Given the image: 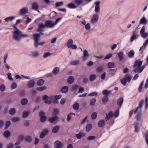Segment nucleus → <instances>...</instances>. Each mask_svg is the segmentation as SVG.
I'll return each instance as SVG.
<instances>
[{
	"label": "nucleus",
	"instance_id": "7",
	"mask_svg": "<svg viewBox=\"0 0 148 148\" xmlns=\"http://www.w3.org/2000/svg\"><path fill=\"white\" fill-rule=\"evenodd\" d=\"M99 16L98 14H95L92 15L91 18L90 23L92 24L97 23L99 20Z\"/></svg>",
	"mask_w": 148,
	"mask_h": 148
},
{
	"label": "nucleus",
	"instance_id": "4",
	"mask_svg": "<svg viewBox=\"0 0 148 148\" xmlns=\"http://www.w3.org/2000/svg\"><path fill=\"white\" fill-rule=\"evenodd\" d=\"M13 38L16 41H20L21 39V31L17 29L14 30L13 33Z\"/></svg>",
	"mask_w": 148,
	"mask_h": 148
},
{
	"label": "nucleus",
	"instance_id": "17",
	"mask_svg": "<svg viewBox=\"0 0 148 148\" xmlns=\"http://www.w3.org/2000/svg\"><path fill=\"white\" fill-rule=\"evenodd\" d=\"M134 131L136 133H138L139 131L140 128L138 123L137 122H135L134 124Z\"/></svg>",
	"mask_w": 148,
	"mask_h": 148
},
{
	"label": "nucleus",
	"instance_id": "31",
	"mask_svg": "<svg viewBox=\"0 0 148 148\" xmlns=\"http://www.w3.org/2000/svg\"><path fill=\"white\" fill-rule=\"evenodd\" d=\"M79 104L77 102H75L73 105V108L75 110H77L79 109Z\"/></svg>",
	"mask_w": 148,
	"mask_h": 148
},
{
	"label": "nucleus",
	"instance_id": "43",
	"mask_svg": "<svg viewBox=\"0 0 148 148\" xmlns=\"http://www.w3.org/2000/svg\"><path fill=\"white\" fill-rule=\"evenodd\" d=\"M108 96H104L102 99V101L103 103H106L108 101Z\"/></svg>",
	"mask_w": 148,
	"mask_h": 148
},
{
	"label": "nucleus",
	"instance_id": "47",
	"mask_svg": "<svg viewBox=\"0 0 148 148\" xmlns=\"http://www.w3.org/2000/svg\"><path fill=\"white\" fill-rule=\"evenodd\" d=\"M20 119L19 117H14L12 119V121L13 122L16 123L19 121Z\"/></svg>",
	"mask_w": 148,
	"mask_h": 148
},
{
	"label": "nucleus",
	"instance_id": "50",
	"mask_svg": "<svg viewBox=\"0 0 148 148\" xmlns=\"http://www.w3.org/2000/svg\"><path fill=\"white\" fill-rule=\"evenodd\" d=\"M136 38V34L135 32H134L132 36L131 37L130 41L131 42H132Z\"/></svg>",
	"mask_w": 148,
	"mask_h": 148
},
{
	"label": "nucleus",
	"instance_id": "6",
	"mask_svg": "<svg viewBox=\"0 0 148 148\" xmlns=\"http://www.w3.org/2000/svg\"><path fill=\"white\" fill-rule=\"evenodd\" d=\"M92 0H75V2L76 5H84L88 4L91 2Z\"/></svg>",
	"mask_w": 148,
	"mask_h": 148
},
{
	"label": "nucleus",
	"instance_id": "54",
	"mask_svg": "<svg viewBox=\"0 0 148 148\" xmlns=\"http://www.w3.org/2000/svg\"><path fill=\"white\" fill-rule=\"evenodd\" d=\"M6 87L4 84H2L0 86V90L1 91L3 92L5 90Z\"/></svg>",
	"mask_w": 148,
	"mask_h": 148
},
{
	"label": "nucleus",
	"instance_id": "26",
	"mask_svg": "<svg viewBox=\"0 0 148 148\" xmlns=\"http://www.w3.org/2000/svg\"><path fill=\"white\" fill-rule=\"evenodd\" d=\"M60 127L58 125L55 126L52 129V131L53 133H56L58 132Z\"/></svg>",
	"mask_w": 148,
	"mask_h": 148
},
{
	"label": "nucleus",
	"instance_id": "22",
	"mask_svg": "<svg viewBox=\"0 0 148 148\" xmlns=\"http://www.w3.org/2000/svg\"><path fill=\"white\" fill-rule=\"evenodd\" d=\"M147 22V20L146 19L145 17H143L140 20L139 22L140 24H146Z\"/></svg>",
	"mask_w": 148,
	"mask_h": 148
},
{
	"label": "nucleus",
	"instance_id": "41",
	"mask_svg": "<svg viewBox=\"0 0 148 148\" xmlns=\"http://www.w3.org/2000/svg\"><path fill=\"white\" fill-rule=\"evenodd\" d=\"M123 97H121L119 98L117 101V104L119 106H121L123 103Z\"/></svg>",
	"mask_w": 148,
	"mask_h": 148
},
{
	"label": "nucleus",
	"instance_id": "46",
	"mask_svg": "<svg viewBox=\"0 0 148 148\" xmlns=\"http://www.w3.org/2000/svg\"><path fill=\"white\" fill-rule=\"evenodd\" d=\"M123 53L122 52H120L118 54V57L119 58L120 61H122L123 59Z\"/></svg>",
	"mask_w": 148,
	"mask_h": 148
},
{
	"label": "nucleus",
	"instance_id": "10",
	"mask_svg": "<svg viewBox=\"0 0 148 148\" xmlns=\"http://www.w3.org/2000/svg\"><path fill=\"white\" fill-rule=\"evenodd\" d=\"M90 55L88 53V51L86 49H84L83 51V60H86L89 57Z\"/></svg>",
	"mask_w": 148,
	"mask_h": 148
},
{
	"label": "nucleus",
	"instance_id": "25",
	"mask_svg": "<svg viewBox=\"0 0 148 148\" xmlns=\"http://www.w3.org/2000/svg\"><path fill=\"white\" fill-rule=\"evenodd\" d=\"M67 7L70 8L75 9L77 8V6L74 3H71L67 5Z\"/></svg>",
	"mask_w": 148,
	"mask_h": 148
},
{
	"label": "nucleus",
	"instance_id": "27",
	"mask_svg": "<svg viewBox=\"0 0 148 148\" xmlns=\"http://www.w3.org/2000/svg\"><path fill=\"white\" fill-rule=\"evenodd\" d=\"M45 83V81L42 79H39L37 82V84L38 86H41L42 85Z\"/></svg>",
	"mask_w": 148,
	"mask_h": 148
},
{
	"label": "nucleus",
	"instance_id": "30",
	"mask_svg": "<svg viewBox=\"0 0 148 148\" xmlns=\"http://www.w3.org/2000/svg\"><path fill=\"white\" fill-rule=\"evenodd\" d=\"M135 52L133 50H131L128 54V57L130 58H133L134 54Z\"/></svg>",
	"mask_w": 148,
	"mask_h": 148
},
{
	"label": "nucleus",
	"instance_id": "39",
	"mask_svg": "<svg viewBox=\"0 0 148 148\" xmlns=\"http://www.w3.org/2000/svg\"><path fill=\"white\" fill-rule=\"evenodd\" d=\"M96 100L95 99V98L92 99L90 100V105L91 106H93L94 105H95V104L96 103Z\"/></svg>",
	"mask_w": 148,
	"mask_h": 148
},
{
	"label": "nucleus",
	"instance_id": "19",
	"mask_svg": "<svg viewBox=\"0 0 148 148\" xmlns=\"http://www.w3.org/2000/svg\"><path fill=\"white\" fill-rule=\"evenodd\" d=\"M114 116V114L112 112H110L108 114H106V120L107 121L109 118H112Z\"/></svg>",
	"mask_w": 148,
	"mask_h": 148
},
{
	"label": "nucleus",
	"instance_id": "64",
	"mask_svg": "<svg viewBox=\"0 0 148 148\" xmlns=\"http://www.w3.org/2000/svg\"><path fill=\"white\" fill-rule=\"evenodd\" d=\"M46 117L45 116H41L40 117V121L42 122H44L46 121Z\"/></svg>",
	"mask_w": 148,
	"mask_h": 148
},
{
	"label": "nucleus",
	"instance_id": "18",
	"mask_svg": "<svg viewBox=\"0 0 148 148\" xmlns=\"http://www.w3.org/2000/svg\"><path fill=\"white\" fill-rule=\"evenodd\" d=\"M60 69L58 67H55L53 69L52 73L55 75H57L58 74L60 73Z\"/></svg>",
	"mask_w": 148,
	"mask_h": 148
},
{
	"label": "nucleus",
	"instance_id": "3",
	"mask_svg": "<svg viewBox=\"0 0 148 148\" xmlns=\"http://www.w3.org/2000/svg\"><path fill=\"white\" fill-rule=\"evenodd\" d=\"M144 103L143 100H141L139 103V106L134 111L135 114L138 113L136 116L137 120L139 121L140 119L141 116V108Z\"/></svg>",
	"mask_w": 148,
	"mask_h": 148
},
{
	"label": "nucleus",
	"instance_id": "57",
	"mask_svg": "<svg viewBox=\"0 0 148 148\" xmlns=\"http://www.w3.org/2000/svg\"><path fill=\"white\" fill-rule=\"evenodd\" d=\"M59 112V110L58 109H54L53 113L54 115H57L58 114Z\"/></svg>",
	"mask_w": 148,
	"mask_h": 148
},
{
	"label": "nucleus",
	"instance_id": "56",
	"mask_svg": "<svg viewBox=\"0 0 148 148\" xmlns=\"http://www.w3.org/2000/svg\"><path fill=\"white\" fill-rule=\"evenodd\" d=\"M97 116V113L96 112H93L92 114L91 115V119L93 120L95 119L96 118Z\"/></svg>",
	"mask_w": 148,
	"mask_h": 148
},
{
	"label": "nucleus",
	"instance_id": "42",
	"mask_svg": "<svg viewBox=\"0 0 148 148\" xmlns=\"http://www.w3.org/2000/svg\"><path fill=\"white\" fill-rule=\"evenodd\" d=\"M85 29L88 32L90 31L91 29L90 25V23H88L85 26Z\"/></svg>",
	"mask_w": 148,
	"mask_h": 148
},
{
	"label": "nucleus",
	"instance_id": "51",
	"mask_svg": "<svg viewBox=\"0 0 148 148\" xmlns=\"http://www.w3.org/2000/svg\"><path fill=\"white\" fill-rule=\"evenodd\" d=\"M10 135V132L8 130H6L5 131V132H4V136L6 137L7 138L9 137V136Z\"/></svg>",
	"mask_w": 148,
	"mask_h": 148
},
{
	"label": "nucleus",
	"instance_id": "40",
	"mask_svg": "<svg viewBox=\"0 0 148 148\" xmlns=\"http://www.w3.org/2000/svg\"><path fill=\"white\" fill-rule=\"evenodd\" d=\"M96 76L95 75H91L89 77L90 81L91 82L93 81L96 79Z\"/></svg>",
	"mask_w": 148,
	"mask_h": 148
},
{
	"label": "nucleus",
	"instance_id": "34",
	"mask_svg": "<svg viewBox=\"0 0 148 148\" xmlns=\"http://www.w3.org/2000/svg\"><path fill=\"white\" fill-rule=\"evenodd\" d=\"M115 64L113 62H109L108 64V67L109 69L114 68V67Z\"/></svg>",
	"mask_w": 148,
	"mask_h": 148
},
{
	"label": "nucleus",
	"instance_id": "28",
	"mask_svg": "<svg viewBox=\"0 0 148 148\" xmlns=\"http://www.w3.org/2000/svg\"><path fill=\"white\" fill-rule=\"evenodd\" d=\"M85 135V133L80 132L78 134L76 135V136L78 139H80L81 138L82 136H84Z\"/></svg>",
	"mask_w": 148,
	"mask_h": 148
},
{
	"label": "nucleus",
	"instance_id": "36",
	"mask_svg": "<svg viewBox=\"0 0 148 148\" xmlns=\"http://www.w3.org/2000/svg\"><path fill=\"white\" fill-rule=\"evenodd\" d=\"M30 113L29 111H25L23 114V116L24 118L27 117Z\"/></svg>",
	"mask_w": 148,
	"mask_h": 148
},
{
	"label": "nucleus",
	"instance_id": "1",
	"mask_svg": "<svg viewBox=\"0 0 148 148\" xmlns=\"http://www.w3.org/2000/svg\"><path fill=\"white\" fill-rule=\"evenodd\" d=\"M55 25L53 23L50 21H46L45 24L42 23H40L38 25V28L37 29V31L39 32V34H35L34 35V46L37 47L39 45H44L45 42H39V39L40 37V35H42L44 34L42 32L43 31V29L45 27L52 28Z\"/></svg>",
	"mask_w": 148,
	"mask_h": 148
},
{
	"label": "nucleus",
	"instance_id": "2",
	"mask_svg": "<svg viewBox=\"0 0 148 148\" xmlns=\"http://www.w3.org/2000/svg\"><path fill=\"white\" fill-rule=\"evenodd\" d=\"M142 62L139 60L136 61L134 65V69L133 71L135 73H141L144 69L143 66H141Z\"/></svg>",
	"mask_w": 148,
	"mask_h": 148
},
{
	"label": "nucleus",
	"instance_id": "48",
	"mask_svg": "<svg viewBox=\"0 0 148 148\" xmlns=\"http://www.w3.org/2000/svg\"><path fill=\"white\" fill-rule=\"evenodd\" d=\"M79 60H75L71 62V64L72 65H77L79 64Z\"/></svg>",
	"mask_w": 148,
	"mask_h": 148
},
{
	"label": "nucleus",
	"instance_id": "37",
	"mask_svg": "<svg viewBox=\"0 0 148 148\" xmlns=\"http://www.w3.org/2000/svg\"><path fill=\"white\" fill-rule=\"evenodd\" d=\"M111 92L110 90H104L102 94L104 96H108V95Z\"/></svg>",
	"mask_w": 148,
	"mask_h": 148
},
{
	"label": "nucleus",
	"instance_id": "9",
	"mask_svg": "<svg viewBox=\"0 0 148 148\" xmlns=\"http://www.w3.org/2000/svg\"><path fill=\"white\" fill-rule=\"evenodd\" d=\"M40 55V51H34L31 53V56L33 58H36L39 56Z\"/></svg>",
	"mask_w": 148,
	"mask_h": 148
},
{
	"label": "nucleus",
	"instance_id": "52",
	"mask_svg": "<svg viewBox=\"0 0 148 148\" xmlns=\"http://www.w3.org/2000/svg\"><path fill=\"white\" fill-rule=\"evenodd\" d=\"M47 87L45 86L38 87L37 88V90L39 91H43L44 90L47 89Z\"/></svg>",
	"mask_w": 148,
	"mask_h": 148
},
{
	"label": "nucleus",
	"instance_id": "58",
	"mask_svg": "<svg viewBox=\"0 0 148 148\" xmlns=\"http://www.w3.org/2000/svg\"><path fill=\"white\" fill-rule=\"evenodd\" d=\"M63 4L64 3L63 2L61 1L60 2L56 3V5L57 7H58L62 5H63Z\"/></svg>",
	"mask_w": 148,
	"mask_h": 148
},
{
	"label": "nucleus",
	"instance_id": "35",
	"mask_svg": "<svg viewBox=\"0 0 148 148\" xmlns=\"http://www.w3.org/2000/svg\"><path fill=\"white\" fill-rule=\"evenodd\" d=\"M16 112V110L15 108H11L9 111V113L11 115H14Z\"/></svg>",
	"mask_w": 148,
	"mask_h": 148
},
{
	"label": "nucleus",
	"instance_id": "15",
	"mask_svg": "<svg viewBox=\"0 0 148 148\" xmlns=\"http://www.w3.org/2000/svg\"><path fill=\"white\" fill-rule=\"evenodd\" d=\"M15 18L16 17L15 16H12L6 18L4 20L6 22H8L13 21Z\"/></svg>",
	"mask_w": 148,
	"mask_h": 148
},
{
	"label": "nucleus",
	"instance_id": "21",
	"mask_svg": "<svg viewBox=\"0 0 148 148\" xmlns=\"http://www.w3.org/2000/svg\"><path fill=\"white\" fill-rule=\"evenodd\" d=\"M39 5L37 3H33L32 5V9L37 11L39 8Z\"/></svg>",
	"mask_w": 148,
	"mask_h": 148
},
{
	"label": "nucleus",
	"instance_id": "5",
	"mask_svg": "<svg viewBox=\"0 0 148 148\" xmlns=\"http://www.w3.org/2000/svg\"><path fill=\"white\" fill-rule=\"evenodd\" d=\"M73 40L72 39H70L68 40L66 43V46L69 48H71L72 49H76L77 47L76 45H73Z\"/></svg>",
	"mask_w": 148,
	"mask_h": 148
},
{
	"label": "nucleus",
	"instance_id": "59",
	"mask_svg": "<svg viewBox=\"0 0 148 148\" xmlns=\"http://www.w3.org/2000/svg\"><path fill=\"white\" fill-rule=\"evenodd\" d=\"M145 108H147L148 107V98L146 97L145 100Z\"/></svg>",
	"mask_w": 148,
	"mask_h": 148
},
{
	"label": "nucleus",
	"instance_id": "11",
	"mask_svg": "<svg viewBox=\"0 0 148 148\" xmlns=\"http://www.w3.org/2000/svg\"><path fill=\"white\" fill-rule=\"evenodd\" d=\"M28 12V9L27 7H24L21 9L19 11V14L21 15L25 14Z\"/></svg>",
	"mask_w": 148,
	"mask_h": 148
},
{
	"label": "nucleus",
	"instance_id": "13",
	"mask_svg": "<svg viewBox=\"0 0 148 148\" xmlns=\"http://www.w3.org/2000/svg\"><path fill=\"white\" fill-rule=\"evenodd\" d=\"M100 3L99 1L96 2L95 3V11L97 13H99L100 12V9L99 5Z\"/></svg>",
	"mask_w": 148,
	"mask_h": 148
},
{
	"label": "nucleus",
	"instance_id": "20",
	"mask_svg": "<svg viewBox=\"0 0 148 148\" xmlns=\"http://www.w3.org/2000/svg\"><path fill=\"white\" fill-rule=\"evenodd\" d=\"M61 143L60 141L57 140L54 143V146L56 148H60L61 147Z\"/></svg>",
	"mask_w": 148,
	"mask_h": 148
},
{
	"label": "nucleus",
	"instance_id": "24",
	"mask_svg": "<svg viewBox=\"0 0 148 148\" xmlns=\"http://www.w3.org/2000/svg\"><path fill=\"white\" fill-rule=\"evenodd\" d=\"M75 80V78L74 77L71 76L69 77L68 79L67 82L69 84H71L73 83Z\"/></svg>",
	"mask_w": 148,
	"mask_h": 148
},
{
	"label": "nucleus",
	"instance_id": "49",
	"mask_svg": "<svg viewBox=\"0 0 148 148\" xmlns=\"http://www.w3.org/2000/svg\"><path fill=\"white\" fill-rule=\"evenodd\" d=\"M25 140L28 142H30L32 140V138L30 136H28L25 138Z\"/></svg>",
	"mask_w": 148,
	"mask_h": 148
},
{
	"label": "nucleus",
	"instance_id": "44",
	"mask_svg": "<svg viewBox=\"0 0 148 148\" xmlns=\"http://www.w3.org/2000/svg\"><path fill=\"white\" fill-rule=\"evenodd\" d=\"M120 81L122 84L124 86H126L127 83V81L126 78L125 77L123 78V79L120 80Z\"/></svg>",
	"mask_w": 148,
	"mask_h": 148
},
{
	"label": "nucleus",
	"instance_id": "29",
	"mask_svg": "<svg viewBox=\"0 0 148 148\" xmlns=\"http://www.w3.org/2000/svg\"><path fill=\"white\" fill-rule=\"evenodd\" d=\"M69 90V87L67 86H64L61 89V92L63 93L67 92Z\"/></svg>",
	"mask_w": 148,
	"mask_h": 148
},
{
	"label": "nucleus",
	"instance_id": "62",
	"mask_svg": "<svg viewBox=\"0 0 148 148\" xmlns=\"http://www.w3.org/2000/svg\"><path fill=\"white\" fill-rule=\"evenodd\" d=\"M112 56V54L111 53L108 54L106 55V56L105 57L104 59L107 60L110 58H111Z\"/></svg>",
	"mask_w": 148,
	"mask_h": 148
},
{
	"label": "nucleus",
	"instance_id": "32",
	"mask_svg": "<svg viewBox=\"0 0 148 148\" xmlns=\"http://www.w3.org/2000/svg\"><path fill=\"white\" fill-rule=\"evenodd\" d=\"M125 78L128 82H130L132 78V77L129 74H126L125 75Z\"/></svg>",
	"mask_w": 148,
	"mask_h": 148
},
{
	"label": "nucleus",
	"instance_id": "45",
	"mask_svg": "<svg viewBox=\"0 0 148 148\" xmlns=\"http://www.w3.org/2000/svg\"><path fill=\"white\" fill-rule=\"evenodd\" d=\"M51 53L50 52H45L43 56V57L44 58H46L50 56Z\"/></svg>",
	"mask_w": 148,
	"mask_h": 148
},
{
	"label": "nucleus",
	"instance_id": "63",
	"mask_svg": "<svg viewBox=\"0 0 148 148\" xmlns=\"http://www.w3.org/2000/svg\"><path fill=\"white\" fill-rule=\"evenodd\" d=\"M95 136H90L87 138V140H94L95 139Z\"/></svg>",
	"mask_w": 148,
	"mask_h": 148
},
{
	"label": "nucleus",
	"instance_id": "8",
	"mask_svg": "<svg viewBox=\"0 0 148 148\" xmlns=\"http://www.w3.org/2000/svg\"><path fill=\"white\" fill-rule=\"evenodd\" d=\"M145 27L144 26L141 28L140 32L141 37L144 38H146L148 36V33L145 32Z\"/></svg>",
	"mask_w": 148,
	"mask_h": 148
},
{
	"label": "nucleus",
	"instance_id": "55",
	"mask_svg": "<svg viewBox=\"0 0 148 148\" xmlns=\"http://www.w3.org/2000/svg\"><path fill=\"white\" fill-rule=\"evenodd\" d=\"M144 82H142L141 83L140 85L139 86V88L138 89V91L139 92H142V88L143 87V84Z\"/></svg>",
	"mask_w": 148,
	"mask_h": 148
},
{
	"label": "nucleus",
	"instance_id": "61",
	"mask_svg": "<svg viewBox=\"0 0 148 148\" xmlns=\"http://www.w3.org/2000/svg\"><path fill=\"white\" fill-rule=\"evenodd\" d=\"M79 86L77 85H75V86L72 87V90L74 91H75L76 90L78 89Z\"/></svg>",
	"mask_w": 148,
	"mask_h": 148
},
{
	"label": "nucleus",
	"instance_id": "23",
	"mask_svg": "<svg viewBox=\"0 0 148 148\" xmlns=\"http://www.w3.org/2000/svg\"><path fill=\"white\" fill-rule=\"evenodd\" d=\"M105 125V122L104 120H102L99 121L98 123V126L100 127H104Z\"/></svg>",
	"mask_w": 148,
	"mask_h": 148
},
{
	"label": "nucleus",
	"instance_id": "16",
	"mask_svg": "<svg viewBox=\"0 0 148 148\" xmlns=\"http://www.w3.org/2000/svg\"><path fill=\"white\" fill-rule=\"evenodd\" d=\"M35 83L33 80H31L28 84L27 86L28 88H31L34 87L35 86Z\"/></svg>",
	"mask_w": 148,
	"mask_h": 148
},
{
	"label": "nucleus",
	"instance_id": "14",
	"mask_svg": "<svg viewBox=\"0 0 148 148\" xmlns=\"http://www.w3.org/2000/svg\"><path fill=\"white\" fill-rule=\"evenodd\" d=\"M58 117L57 115H53L51 118H49V120L51 123H53L57 120Z\"/></svg>",
	"mask_w": 148,
	"mask_h": 148
},
{
	"label": "nucleus",
	"instance_id": "33",
	"mask_svg": "<svg viewBox=\"0 0 148 148\" xmlns=\"http://www.w3.org/2000/svg\"><path fill=\"white\" fill-rule=\"evenodd\" d=\"M28 102V100L26 98L23 99L21 101V104L23 105H25L27 104Z\"/></svg>",
	"mask_w": 148,
	"mask_h": 148
},
{
	"label": "nucleus",
	"instance_id": "12",
	"mask_svg": "<svg viewBox=\"0 0 148 148\" xmlns=\"http://www.w3.org/2000/svg\"><path fill=\"white\" fill-rule=\"evenodd\" d=\"M49 132V130L47 129H44L43 131L41 132L40 135V137L41 138H44L46 134H47Z\"/></svg>",
	"mask_w": 148,
	"mask_h": 148
},
{
	"label": "nucleus",
	"instance_id": "53",
	"mask_svg": "<svg viewBox=\"0 0 148 148\" xmlns=\"http://www.w3.org/2000/svg\"><path fill=\"white\" fill-rule=\"evenodd\" d=\"M103 69V67L102 66H98L97 69L96 70L98 72L100 73L101 72Z\"/></svg>",
	"mask_w": 148,
	"mask_h": 148
},
{
	"label": "nucleus",
	"instance_id": "60",
	"mask_svg": "<svg viewBox=\"0 0 148 148\" xmlns=\"http://www.w3.org/2000/svg\"><path fill=\"white\" fill-rule=\"evenodd\" d=\"M17 87V84L16 83L14 82L11 84V87L12 89H14Z\"/></svg>",
	"mask_w": 148,
	"mask_h": 148
},
{
	"label": "nucleus",
	"instance_id": "38",
	"mask_svg": "<svg viewBox=\"0 0 148 148\" xmlns=\"http://www.w3.org/2000/svg\"><path fill=\"white\" fill-rule=\"evenodd\" d=\"M92 125L91 124H88L86 127V130L87 132H89L92 129Z\"/></svg>",
	"mask_w": 148,
	"mask_h": 148
}]
</instances>
